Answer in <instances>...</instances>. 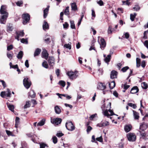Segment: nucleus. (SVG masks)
I'll list each match as a JSON object with an SVG mask.
<instances>
[{"instance_id": "6ab92c4d", "label": "nucleus", "mask_w": 148, "mask_h": 148, "mask_svg": "<svg viewBox=\"0 0 148 148\" xmlns=\"http://www.w3.org/2000/svg\"><path fill=\"white\" fill-rule=\"evenodd\" d=\"M133 116L134 119L135 120H139L140 118L139 113L134 110L133 111Z\"/></svg>"}, {"instance_id": "6e6552de", "label": "nucleus", "mask_w": 148, "mask_h": 148, "mask_svg": "<svg viewBox=\"0 0 148 148\" xmlns=\"http://www.w3.org/2000/svg\"><path fill=\"white\" fill-rule=\"evenodd\" d=\"M55 59L54 57L52 56H49L48 58V62L49 65L51 67H52L53 68V66L55 64Z\"/></svg>"}, {"instance_id": "7ed1b4c3", "label": "nucleus", "mask_w": 148, "mask_h": 148, "mask_svg": "<svg viewBox=\"0 0 148 148\" xmlns=\"http://www.w3.org/2000/svg\"><path fill=\"white\" fill-rule=\"evenodd\" d=\"M127 137L128 140L130 142H133L136 139V136L134 133H130L127 134Z\"/></svg>"}, {"instance_id": "69168bd1", "label": "nucleus", "mask_w": 148, "mask_h": 148, "mask_svg": "<svg viewBox=\"0 0 148 148\" xmlns=\"http://www.w3.org/2000/svg\"><path fill=\"white\" fill-rule=\"evenodd\" d=\"M146 66L145 62L144 60H143L141 62V66L143 68H144Z\"/></svg>"}, {"instance_id": "c9c22d12", "label": "nucleus", "mask_w": 148, "mask_h": 148, "mask_svg": "<svg viewBox=\"0 0 148 148\" xmlns=\"http://www.w3.org/2000/svg\"><path fill=\"white\" fill-rule=\"evenodd\" d=\"M42 66L43 67L46 69L48 68L49 67L47 63V62L46 61H44L42 63Z\"/></svg>"}, {"instance_id": "f8f14e48", "label": "nucleus", "mask_w": 148, "mask_h": 148, "mask_svg": "<svg viewBox=\"0 0 148 148\" xmlns=\"http://www.w3.org/2000/svg\"><path fill=\"white\" fill-rule=\"evenodd\" d=\"M139 132L140 135L142 136V138L143 139H148V132H147L139 131Z\"/></svg>"}, {"instance_id": "37998d69", "label": "nucleus", "mask_w": 148, "mask_h": 148, "mask_svg": "<svg viewBox=\"0 0 148 148\" xmlns=\"http://www.w3.org/2000/svg\"><path fill=\"white\" fill-rule=\"evenodd\" d=\"M133 9L134 10L137 11L140 10V8L138 5H135V7L133 8Z\"/></svg>"}, {"instance_id": "f03ea898", "label": "nucleus", "mask_w": 148, "mask_h": 148, "mask_svg": "<svg viewBox=\"0 0 148 148\" xmlns=\"http://www.w3.org/2000/svg\"><path fill=\"white\" fill-rule=\"evenodd\" d=\"M65 125L66 129L69 131H72L75 129V127L71 121L66 122Z\"/></svg>"}, {"instance_id": "bb28decb", "label": "nucleus", "mask_w": 148, "mask_h": 148, "mask_svg": "<svg viewBox=\"0 0 148 148\" xmlns=\"http://www.w3.org/2000/svg\"><path fill=\"white\" fill-rule=\"evenodd\" d=\"M55 110L56 113L57 114H59L61 112V109L58 106H55Z\"/></svg>"}, {"instance_id": "79ce46f5", "label": "nucleus", "mask_w": 148, "mask_h": 148, "mask_svg": "<svg viewBox=\"0 0 148 148\" xmlns=\"http://www.w3.org/2000/svg\"><path fill=\"white\" fill-rule=\"evenodd\" d=\"M127 104L130 106L133 107L134 109H135L137 107L136 106L135 104L132 103H128Z\"/></svg>"}, {"instance_id": "c756f323", "label": "nucleus", "mask_w": 148, "mask_h": 148, "mask_svg": "<svg viewBox=\"0 0 148 148\" xmlns=\"http://www.w3.org/2000/svg\"><path fill=\"white\" fill-rule=\"evenodd\" d=\"M20 123V118L18 117H16L15 119V127H17Z\"/></svg>"}, {"instance_id": "dca6fc26", "label": "nucleus", "mask_w": 148, "mask_h": 148, "mask_svg": "<svg viewBox=\"0 0 148 148\" xmlns=\"http://www.w3.org/2000/svg\"><path fill=\"white\" fill-rule=\"evenodd\" d=\"M139 90V89L137 86H134L131 89L130 93L133 94H135L138 92Z\"/></svg>"}, {"instance_id": "39448f33", "label": "nucleus", "mask_w": 148, "mask_h": 148, "mask_svg": "<svg viewBox=\"0 0 148 148\" xmlns=\"http://www.w3.org/2000/svg\"><path fill=\"white\" fill-rule=\"evenodd\" d=\"M7 8V6L6 5H2L0 9V14L1 15H9Z\"/></svg>"}, {"instance_id": "0e129e2a", "label": "nucleus", "mask_w": 148, "mask_h": 148, "mask_svg": "<svg viewBox=\"0 0 148 148\" xmlns=\"http://www.w3.org/2000/svg\"><path fill=\"white\" fill-rule=\"evenodd\" d=\"M123 143L122 142H121L118 144V147L120 148H123Z\"/></svg>"}, {"instance_id": "a211bd4d", "label": "nucleus", "mask_w": 148, "mask_h": 148, "mask_svg": "<svg viewBox=\"0 0 148 148\" xmlns=\"http://www.w3.org/2000/svg\"><path fill=\"white\" fill-rule=\"evenodd\" d=\"M42 28L44 30L48 29L49 28V25L47 22L45 21H44L42 25Z\"/></svg>"}, {"instance_id": "7c9ffc66", "label": "nucleus", "mask_w": 148, "mask_h": 148, "mask_svg": "<svg viewBox=\"0 0 148 148\" xmlns=\"http://www.w3.org/2000/svg\"><path fill=\"white\" fill-rule=\"evenodd\" d=\"M136 15L137 14L136 13H134V14H130V19L132 21H134Z\"/></svg>"}, {"instance_id": "c85d7f7f", "label": "nucleus", "mask_w": 148, "mask_h": 148, "mask_svg": "<svg viewBox=\"0 0 148 148\" xmlns=\"http://www.w3.org/2000/svg\"><path fill=\"white\" fill-rule=\"evenodd\" d=\"M136 66L137 67L139 68L140 65L141 60L140 58H136Z\"/></svg>"}, {"instance_id": "412c9836", "label": "nucleus", "mask_w": 148, "mask_h": 148, "mask_svg": "<svg viewBox=\"0 0 148 148\" xmlns=\"http://www.w3.org/2000/svg\"><path fill=\"white\" fill-rule=\"evenodd\" d=\"M72 10L76 11L77 10V8L76 3L75 2L72 3L71 4Z\"/></svg>"}, {"instance_id": "f257e3e1", "label": "nucleus", "mask_w": 148, "mask_h": 148, "mask_svg": "<svg viewBox=\"0 0 148 148\" xmlns=\"http://www.w3.org/2000/svg\"><path fill=\"white\" fill-rule=\"evenodd\" d=\"M30 16L28 13L24 14L22 15L23 20V23L24 25L26 24L29 21Z\"/></svg>"}, {"instance_id": "e2e57ef3", "label": "nucleus", "mask_w": 148, "mask_h": 148, "mask_svg": "<svg viewBox=\"0 0 148 148\" xmlns=\"http://www.w3.org/2000/svg\"><path fill=\"white\" fill-rule=\"evenodd\" d=\"M7 55L8 57L10 59H11L12 58L13 55H12L8 53L7 54Z\"/></svg>"}, {"instance_id": "a19ab883", "label": "nucleus", "mask_w": 148, "mask_h": 148, "mask_svg": "<svg viewBox=\"0 0 148 148\" xmlns=\"http://www.w3.org/2000/svg\"><path fill=\"white\" fill-rule=\"evenodd\" d=\"M23 4V2L22 1H18L16 3V4L17 6H21Z\"/></svg>"}, {"instance_id": "473e14b6", "label": "nucleus", "mask_w": 148, "mask_h": 148, "mask_svg": "<svg viewBox=\"0 0 148 148\" xmlns=\"http://www.w3.org/2000/svg\"><path fill=\"white\" fill-rule=\"evenodd\" d=\"M71 27L72 29H75V25L74 21H70Z\"/></svg>"}, {"instance_id": "2f4dec72", "label": "nucleus", "mask_w": 148, "mask_h": 148, "mask_svg": "<svg viewBox=\"0 0 148 148\" xmlns=\"http://www.w3.org/2000/svg\"><path fill=\"white\" fill-rule=\"evenodd\" d=\"M45 119H42L37 124V125L42 126H43L45 124Z\"/></svg>"}, {"instance_id": "de8ad7c7", "label": "nucleus", "mask_w": 148, "mask_h": 148, "mask_svg": "<svg viewBox=\"0 0 148 148\" xmlns=\"http://www.w3.org/2000/svg\"><path fill=\"white\" fill-rule=\"evenodd\" d=\"M112 26L111 25L109 26L108 29V34H110L112 33V32L113 31V30H112Z\"/></svg>"}, {"instance_id": "393cba45", "label": "nucleus", "mask_w": 148, "mask_h": 148, "mask_svg": "<svg viewBox=\"0 0 148 148\" xmlns=\"http://www.w3.org/2000/svg\"><path fill=\"white\" fill-rule=\"evenodd\" d=\"M13 29V27L12 24L10 23L7 25V32L12 31Z\"/></svg>"}, {"instance_id": "5701e85b", "label": "nucleus", "mask_w": 148, "mask_h": 148, "mask_svg": "<svg viewBox=\"0 0 148 148\" xmlns=\"http://www.w3.org/2000/svg\"><path fill=\"white\" fill-rule=\"evenodd\" d=\"M41 51V50L40 49L36 48L34 52V56L36 57L39 55L40 54Z\"/></svg>"}, {"instance_id": "aec40b11", "label": "nucleus", "mask_w": 148, "mask_h": 148, "mask_svg": "<svg viewBox=\"0 0 148 148\" xmlns=\"http://www.w3.org/2000/svg\"><path fill=\"white\" fill-rule=\"evenodd\" d=\"M28 96L32 98H35L36 97V94L33 90H32L28 92Z\"/></svg>"}, {"instance_id": "423d86ee", "label": "nucleus", "mask_w": 148, "mask_h": 148, "mask_svg": "<svg viewBox=\"0 0 148 148\" xmlns=\"http://www.w3.org/2000/svg\"><path fill=\"white\" fill-rule=\"evenodd\" d=\"M77 73V71H75L74 72L72 71H68L67 73V74L70 79H72L73 78H75L77 77L76 75Z\"/></svg>"}, {"instance_id": "f3484780", "label": "nucleus", "mask_w": 148, "mask_h": 148, "mask_svg": "<svg viewBox=\"0 0 148 148\" xmlns=\"http://www.w3.org/2000/svg\"><path fill=\"white\" fill-rule=\"evenodd\" d=\"M49 7V6H48L47 7L43 10V17L44 18H46L48 15Z\"/></svg>"}, {"instance_id": "6e6d98bb", "label": "nucleus", "mask_w": 148, "mask_h": 148, "mask_svg": "<svg viewBox=\"0 0 148 148\" xmlns=\"http://www.w3.org/2000/svg\"><path fill=\"white\" fill-rule=\"evenodd\" d=\"M52 139H53V142L54 144H56V143H57V142H58V139L56 136H54L52 138Z\"/></svg>"}, {"instance_id": "09e8293b", "label": "nucleus", "mask_w": 148, "mask_h": 148, "mask_svg": "<svg viewBox=\"0 0 148 148\" xmlns=\"http://www.w3.org/2000/svg\"><path fill=\"white\" fill-rule=\"evenodd\" d=\"M64 47L70 50L71 49V45L69 44H65L64 45Z\"/></svg>"}, {"instance_id": "2eb2a0df", "label": "nucleus", "mask_w": 148, "mask_h": 148, "mask_svg": "<svg viewBox=\"0 0 148 148\" xmlns=\"http://www.w3.org/2000/svg\"><path fill=\"white\" fill-rule=\"evenodd\" d=\"M132 128V125L130 124L125 125L124 127V129L125 131L127 133L130 132Z\"/></svg>"}, {"instance_id": "ddd939ff", "label": "nucleus", "mask_w": 148, "mask_h": 148, "mask_svg": "<svg viewBox=\"0 0 148 148\" xmlns=\"http://www.w3.org/2000/svg\"><path fill=\"white\" fill-rule=\"evenodd\" d=\"M106 86L104 83H99L97 85V88L100 90H103L105 89Z\"/></svg>"}, {"instance_id": "052dcab7", "label": "nucleus", "mask_w": 148, "mask_h": 148, "mask_svg": "<svg viewBox=\"0 0 148 148\" xmlns=\"http://www.w3.org/2000/svg\"><path fill=\"white\" fill-rule=\"evenodd\" d=\"M104 114L105 116H106L108 118H109L110 116V114L108 113V111L107 110H105L104 112Z\"/></svg>"}, {"instance_id": "4d7b16f0", "label": "nucleus", "mask_w": 148, "mask_h": 148, "mask_svg": "<svg viewBox=\"0 0 148 148\" xmlns=\"http://www.w3.org/2000/svg\"><path fill=\"white\" fill-rule=\"evenodd\" d=\"M18 34L19 36H23L25 35V33L23 31H21L18 32Z\"/></svg>"}, {"instance_id": "bf43d9fd", "label": "nucleus", "mask_w": 148, "mask_h": 148, "mask_svg": "<svg viewBox=\"0 0 148 148\" xmlns=\"http://www.w3.org/2000/svg\"><path fill=\"white\" fill-rule=\"evenodd\" d=\"M97 3L101 6H103L104 5V3L102 0H99L97 2Z\"/></svg>"}, {"instance_id": "cd10ccee", "label": "nucleus", "mask_w": 148, "mask_h": 148, "mask_svg": "<svg viewBox=\"0 0 148 148\" xmlns=\"http://www.w3.org/2000/svg\"><path fill=\"white\" fill-rule=\"evenodd\" d=\"M23 55V53L22 51H20L18 54L17 57L19 59H21Z\"/></svg>"}, {"instance_id": "f704fd0d", "label": "nucleus", "mask_w": 148, "mask_h": 148, "mask_svg": "<svg viewBox=\"0 0 148 148\" xmlns=\"http://www.w3.org/2000/svg\"><path fill=\"white\" fill-rule=\"evenodd\" d=\"M45 147H48L49 146L47 144L42 143L40 144V148H45Z\"/></svg>"}, {"instance_id": "ea45409f", "label": "nucleus", "mask_w": 148, "mask_h": 148, "mask_svg": "<svg viewBox=\"0 0 148 148\" xmlns=\"http://www.w3.org/2000/svg\"><path fill=\"white\" fill-rule=\"evenodd\" d=\"M147 33H148V30L145 31L144 32V36L143 38L145 39H148L147 35Z\"/></svg>"}, {"instance_id": "5fc2aeb1", "label": "nucleus", "mask_w": 148, "mask_h": 148, "mask_svg": "<svg viewBox=\"0 0 148 148\" xmlns=\"http://www.w3.org/2000/svg\"><path fill=\"white\" fill-rule=\"evenodd\" d=\"M92 127L90 126H88L87 127L86 131L88 133L92 130Z\"/></svg>"}, {"instance_id": "9b49d317", "label": "nucleus", "mask_w": 148, "mask_h": 148, "mask_svg": "<svg viewBox=\"0 0 148 148\" xmlns=\"http://www.w3.org/2000/svg\"><path fill=\"white\" fill-rule=\"evenodd\" d=\"M101 43L100 44V48L102 50H103L106 46V43L104 39L101 38L100 39Z\"/></svg>"}, {"instance_id": "0eeeda50", "label": "nucleus", "mask_w": 148, "mask_h": 148, "mask_svg": "<svg viewBox=\"0 0 148 148\" xmlns=\"http://www.w3.org/2000/svg\"><path fill=\"white\" fill-rule=\"evenodd\" d=\"M62 119L60 118H56L51 119V122L55 125H58L61 123Z\"/></svg>"}, {"instance_id": "4be33fe9", "label": "nucleus", "mask_w": 148, "mask_h": 148, "mask_svg": "<svg viewBox=\"0 0 148 148\" xmlns=\"http://www.w3.org/2000/svg\"><path fill=\"white\" fill-rule=\"evenodd\" d=\"M42 55L43 57L46 59H47L48 57L49 54L47 51L45 50L43 51L42 53Z\"/></svg>"}, {"instance_id": "e433bc0d", "label": "nucleus", "mask_w": 148, "mask_h": 148, "mask_svg": "<svg viewBox=\"0 0 148 148\" xmlns=\"http://www.w3.org/2000/svg\"><path fill=\"white\" fill-rule=\"evenodd\" d=\"M142 86L143 88L145 89H147L148 87V85L145 82L142 83Z\"/></svg>"}, {"instance_id": "3c124183", "label": "nucleus", "mask_w": 148, "mask_h": 148, "mask_svg": "<svg viewBox=\"0 0 148 148\" xmlns=\"http://www.w3.org/2000/svg\"><path fill=\"white\" fill-rule=\"evenodd\" d=\"M21 42L22 43H25L26 44L28 43V41L27 39L22 38L21 39Z\"/></svg>"}, {"instance_id": "72a5a7b5", "label": "nucleus", "mask_w": 148, "mask_h": 148, "mask_svg": "<svg viewBox=\"0 0 148 148\" xmlns=\"http://www.w3.org/2000/svg\"><path fill=\"white\" fill-rule=\"evenodd\" d=\"M69 6H67L66 8L64 11V14L65 15H69Z\"/></svg>"}, {"instance_id": "4468645a", "label": "nucleus", "mask_w": 148, "mask_h": 148, "mask_svg": "<svg viewBox=\"0 0 148 148\" xmlns=\"http://www.w3.org/2000/svg\"><path fill=\"white\" fill-rule=\"evenodd\" d=\"M118 72L115 70H112L111 73L110 77L111 79L116 78L117 77Z\"/></svg>"}, {"instance_id": "774afa93", "label": "nucleus", "mask_w": 148, "mask_h": 148, "mask_svg": "<svg viewBox=\"0 0 148 148\" xmlns=\"http://www.w3.org/2000/svg\"><path fill=\"white\" fill-rule=\"evenodd\" d=\"M143 44L148 49V40H145Z\"/></svg>"}, {"instance_id": "680f3d73", "label": "nucleus", "mask_w": 148, "mask_h": 148, "mask_svg": "<svg viewBox=\"0 0 148 148\" xmlns=\"http://www.w3.org/2000/svg\"><path fill=\"white\" fill-rule=\"evenodd\" d=\"M44 40L45 42L48 44H49L51 42L50 39L49 38H47V39H45Z\"/></svg>"}, {"instance_id": "49530a36", "label": "nucleus", "mask_w": 148, "mask_h": 148, "mask_svg": "<svg viewBox=\"0 0 148 148\" xmlns=\"http://www.w3.org/2000/svg\"><path fill=\"white\" fill-rule=\"evenodd\" d=\"M6 134L8 136H14L12 132L10 131L6 130Z\"/></svg>"}, {"instance_id": "4c0bfd02", "label": "nucleus", "mask_w": 148, "mask_h": 148, "mask_svg": "<svg viewBox=\"0 0 148 148\" xmlns=\"http://www.w3.org/2000/svg\"><path fill=\"white\" fill-rule=\"evenodd\" d=\"M129 67L128 66H126L123 67L121 69V71L123 72L124 73L126 72L129 69Z\"/></svg>"}, {"instance_id": "1a4fd4ad", "label": "nucleus", "mask_w": 148, "mask_h": 148, "mask_svg": "<svg viewBox=\"0 0 148 148\" xmlns=\"http://www.w3.org/2000/svg\"><path fill=\"white\" fill-rule=\"evenodd\" d=\"M8 15H2L0 18V23L1 24H5Z\"/></svg>"}, {"instance_id": "338daca9", "label": "nucleus", "mask_w": 148, "mask_h": 148, "mask_svg": "<svg viewBox=\"0 0 148 148\" xmlns=\"http://www.w3.org/2000/svg\"><path fill=\"white\" fill-rule=\"evenodd\" d=\"M145 120H148V114H146L144 117L143 118V120L145 121Z\"/></svg>"}, {"instance_id": "603ef678", "label": "nucleus", "mask_w": 148, "mask_h": 148, "mask_svg": "<svg viewBox=\"0 0 148 148\" xmlns=\"http://www.w3.org/2000/svg\"><path fill=\"white\" fill-rule=\"evenodd\" d=\"M103 127L109 125V122L107 121H105L103 122L102 123Z\"/></svg>"}, {"instance_id": "9d476101", "label": "nucleus", "mask_w": 148, "mask_h": 148, "mask_svg": "<svg viewBox=\"0 0 148 148\" xmlns=\"http://www.w3.org/2000/svg\"><path fill=\"white\" fill-rule=\"evenodd\" d=\"M148 127L147 124L143 123H141L140 126V131L145 132V130H146Z\"/></svg>"}, {"instance_id": "864d4df0", "label": "nucleus", "mask_w": 148, "mask_h": 148, "mask_svg": "<svg viewBox=\"0 0 148 148\" xmlns=\"http://www.w3.org/2000/svg\"><path fill=\"white\" fill-rule=\"evenodd\" d=\"M13 48V46L12 45H11L9 46H8L7 47V50L9 51L12 50Z\"/></svg>"}, {"instance_id": "8fccbe9b", "label": "nucleus", "mask_w": 148, "mask_h": 148, "mask_svg": "<svg viewBox=\"0 0 148 148\" xmlns=\"http://www.w3.org/2000/svg\"><path fill=\"white\" fill-rule=\"evenodd\" d=\"M63 28L64 29H67L69 27V25L67 22H65L63 24Z\"/></svg>"}, {"instance_id": "c03bdc74", "label": "nucleus", "mask_w": 148, "mask_h": 148, "mask_svg": "<svg viewBox=\"0 0 148 148\" xmlns=\"http://www.w3.org/2000/svg\"><path fill=\"white\" fill-rule=\"evenodd\" d=\"M30 107V104L29 103V101H27L26 102V104L24 106V108H27L29 107Z\"/></svg>"}, {"instance_id": "b1692460", "label": "nucleus", "mask_w": 148, "mask_h": 148, "mask_svg": "<svg viewBox=\"0 0 148 148\" xmlns=\"http://www.w3.org/2000/svg\"><path fill=\"white\" fill-rule=\"evenodd\" d=\"M116 83L114 81L111 82L110 83L109 82V86L110 89L113 88L115 86Z\"/></svg>"}, {"instance_id": "a878e982", "label": "nucleus", "mask_w": 148, "mask_h": 148, "mask_svg": "<svg viewBox=\"0 0 148 148\" xmlns=\"http://www.w3.org/2000/svg\"><path fill=\"white\" fill-rule=\"evenodd\" d=\"M111 55L110 54L108 55L104 59L105 62L108 64L111 60Z\"/></svg>"}, {"instance_id": "a18cd8bd", "label": "nucleus", "mask_w": 148, "mask_h": 148, "mask_svg": "<svg viewBox=\"0 0 148 148\" xmlns=\"http://www.w3.org/2000/svg\"><path fill=\"white\" fill-rule=\"evenodd\" d=\"M8 108L12 112L14 111V106L13 105H8Z\"/></svg>"}, {"instance_id": "58836bf2", "label": "nucleus", "mask_w": 148, "mask_h": 148, "mask_svg": "<svg viewBox=\"0 0 148 148\" xmlns=\"http://www.w3.org/2000/svg\"><path fill=\"white\" fill-rule=\"evenodd\" d=\"M58 84L62 86L63 87H64L66 84L65 82L62 80H60L59 81Z\"/></svg>"}, {"instance_id": "20e7f679", "label": "nucleus", "mask_w": 148, "mask_h": 148, "mask_svg": "<svg viewBox=\"0 0 148 148\" xmlns=\"http://www.w3.org/2000/svg\"><path fill=\"white\" fill-rule=\"evenodd\" d=\"M23 82L24 86L27 89L30 88L32 84L30 80L28 78H25L23 80Z\"/></svg>"}, {"instance_id": "13d9d810", "label": "nucleus", "mask_w": 148, "mask_h": 148, "mask_svg": "<svg viewBox=\"0 0 148 148\" xmlns=\"http://www.w3.org/2000/svg\"><path fill=\"white\" fill-rule=\"evenodd\" d=\"M96 139L97 140L100 142H102L103 141V139L102 136H101L97 138Z\"/></svg>"}]
</instances>
